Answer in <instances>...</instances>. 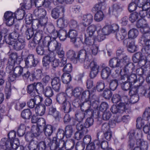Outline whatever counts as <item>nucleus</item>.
Segmentation results:
<instances>
[{
	"mask_svg": "<svg viewBox=\"0 0 150 150\" xmlns=\"http://www.w3.org/2000/svg\"><path fill=\"white\" fill-rule=\"evenodd\" d=\"M84 48L85 49L81 50L78 53L77 56V63L84 62V67L85 69L90 68V77L93 78L98 74L99 67L96 62L92 60L93 57L89 50H90V48L89 47Z\"/></svg>",
	"mask_w": 150,
	"mask_h": 150,
	"instance_id": "nucleus-1",
	"label": "nucleus"
},
{
	"mask_svg": "<svg viewBox=\"0 0 150 150\" xmlns=\"http://www.w3.org/2000/svg\"><path fill=\"white\" fill-rule=\"evenodd\" d=\"M136 25L140 28V31L142 34L139 39V43L143 44L145 41L150 40V28L146 20L143 18L139 19L137 22Z\"/></svg>",
	"mask_w": 150,
	"mask_h": 150,
	"instance_id": "nucleus-2",
	"label": "nucleus"
},
{
	"mask_svg": "<svg viewBox=\"0 0 150 150\" xmlns=\"http://www.w3.org/2000/svg\"><path fill=\"white\" fill-rule=\"evenodd\" d=\"M24 9H18L14 14L12 12L7 11L4 15V18L6 22V24L9 26H11L13 24L15 18L18 20L23 19L25 14Z\"/></svg>",
	"mask_w": 150,
	"mask_h": 150,
	"instance_id": "nucleus-3",
	"label": "nucleus"
},
{
	"mask_svg": "<svg viewBox=\"0 0 150 150\" xmlns=\"http://www.w3.org/2000/svg\"><path fill=\"white\" fill-rule=\"evenodd\" d=\"M44 86L41 82H34L28 85L26 91L29 98L34 97L36 94H40L43 92Z\"/></svg>",
	"mask_w": 150,
	"mask_h": 150,
	"instance_id": "nucleus-4",
	"label": "nucleus"
},
{
	"mask_svg": "<svg viewBox=\"0 0 150 150\" xmlns=\"http://www.w3.org/2000/svg\"><path fill=\"white\" fill-rule=\"evenodd\" d=\"M20 56H18V54L16 52H12L9 55V59L6 64L7 65L6 69H12L13 68V66L15 63H20L21 61Z\"/></svg>",
	"mask_w": 150,
	"mask_h": 150,
	"instance_id": "nucleus-5",
	"label": "nucleus"
},
{
	"mask_svg": "<svg viewBox=\"0 0 150 150\" xmlns=\"http://www.w3.org/2000/svg\"><path fill=\"white\" fill-rule=\"evenodd\" d=\"M95 95L93 93H91L88 90H86L83 91L81 94V99L82 100H84V102L79 104L81 109L82 111H84L82 107L83 106V104L85 103H87L88 104H91L92 100V96Z\"/></svg>",
	"mask_w": 150,
	"mask_h": 150,
	"instance_id": "nucleus-6",
	"label": "nucleus"
},
{
	"mask_svg": "<svg viewBox=\"0 0 150 150\" xmlns=\"http://www.w3.org/2000/svg\"><path fill=\"white\" fill-rule=\"evenodd\" d=\"M25 62V67L26 68H31L32 67H35L39 62V60L37 58H35L33 54H29L24 59Z\"/></svg>",
	"mask_w": 150,
	"mask_h": 150,
	"instance_id": "nucleus-7",
	"label": "nucleus"
},
{
	"mask_svg": "<svg viewBox=\"0 0 150 150\" xmlns=\"http://www.w3.org/2000/svg\"><path fill=\"white\" fill-rule=\"evenodd\" d=\"M18 30H15L13 32L6 35L4 37V40L6 43L12 45L13 41L18 39L19 37Z\"/></svg>",
	"mask_w": 150,
	"mask_h": 150,
	"instance_id": "nucleus-8",
	"label": "nucleus"
},
{
	"mask_svg": "<svg viewBox=\"0 0 150 150\" xmlns=\"http://www.w3.org/2000/svg\"><path fill=\"white\" fill-rule=\"evenodd\" d=\"M144 42L143 44L140 43L139 44L143 46L142 49V51L143 53L147 54L146 56L145 60L148 63L150 64V40L145 41Z\"/></svg>",
	"mask_w": 150,
	"mask_h": 150,
	"instance_id": "nucleus-9",
	"label": "nucleus"
},
{
	"mask_svg": "<svg viewBox=\"0 0 150 150\" xmlns=\"http://www.w3.org/2000/svg\"><path fill=\"white\" fill-rule=\"evenodd\" d=\"M14 142V141L13 140L9 139L6 138H3L1 139L0 142V147L3 149H4V147H9L13 149V147L16 146V148L17 143Z\"/></svg>",
	"mask_w": 150,
	"mask_h": 150,
	"instance_id": "nucleus-10",
	"label": "nucleus"
},
{
	"mask_svg": "<svg viewBox=\"0 0 150 150\" xmlns=\"http://www.w3.org/2000/svg\"><path fill=\"white\" fill-rule=\"evenodd\" d=\"M127 79V81H129L130 83L134 84L137 83L139 86H142L144 81V78L143 76H140L137 79V75L134 74L130 75Z\"/></svg>",
	"mask_w": 150,
	"mask_h": 150,
	"instance_id": "nucleus-11",
	"label": "nucleus"
},
{
	"mask_svg": "<svg viewBox=\"0 0 150 150\" xmlns=\"http://www.w3.org/2000/svg\"><path fill=\"white\" fill-rule=\"evenodd\" d=\"M124 105V104L123 103H119L117 105H113L111 108L110 110L113 114H116L118 112L122 113L124 112L129 113V112L127 111V109L126 108V106Z\"/></svg>",
	"mask_w": 150,
	"mask_h": 150,
	"instance_id": "nucleus-12",
	"label": "nucleus"
},
{
	"mask_svg": "<svg viewBox=\"0 0 150 150\" xmlns=\"http://www.w3.org/2000/svg\"><path fill=\"white\" fill-rule=\"evenodd\" d=\"M14 50L16 51H19L23 49L25 45V42L24 39L22 38H18L13 42L12 45Z\"/></svg>",
	"mask_w": 150,
	"mask_h": 150,
	"instance_id": "nucleus-13",
	"label": "nucleus"
},
{
	"mask_svg": "<svg viewBox=\"0 0 150 150\" xmlns=\"http://www.w3.org/2000/svg\"><path fill=\"white\" fill-rule=\"evenodd\" d=\"M42 34L39 32H36L34 35L33 40L30 41L28 45L30 49L34 48L38 43H39L40 41L42 38Z\"/></svg>",
	"mask_w": 150,
	"mask_h": 150,
	"instance_id": "nucleus-14",
	"label": "nucleus"
},
{
	"mask_svg": "<svg viewBox=\"0 0 150 150\" xmlns=\"http://www.w3.org/2000/svg\"><path fill=\"white\" fill-rule=\"evenodd\" d=\"M48 114L53 116L56 121H59L62 118L60 112L57 110L55 107L52 106L50 107Z\"/></svg>",
	"mask_w": 150,
	"mask_h": 150,
	"instance_id": "nucleus-15",
	"label": "nucleus"
},
{
	"mask_svg": "<svg viewBox=\"0 0 150 150\" xmlns=\"http://www.w3.org/2000/svg\"><path fill=\"white\" fill-rule=\"evenodd\" d=\"M83 106L82 108H85L86 109L84 111H82L81 110V111H83L84 114V117H93V110L92 108H91V104H88L87 103H85L83 104Z\"/></svg>",
	"mask_w": 150,
	"mask_h": 150,
	"instance_id": "nucleus-16",
	"label": "nucleus"
},
{
	"mask_svg": "<svg viewBox=\"0 0 150 150\" xmlns=\"http://www.w3.org/2000/svg\"><path fill=\"white\" fill-rule=\"evenodd\" d=\"M58 38L60 41H63L68 38L67 32L65 29H60L57 30L56 35L54 37V38L57 39Z\"/></svg>",
	"mask_w": 150,
	"mask_h": 150,
	"instance_id": "nucleus-17",
	"label": "nucleus"
},
{
	"mask_svg": "<svg viewBox=\"0 0 150 150\" xmlns=\"http://www.w3.org/2000/svg\"><path fill=\"white\" fill-rule=\"evenodd\" d=\"M56 142L58 148L63 149L64 148L67 150H70L72 149L74 145V141L73 140L71 141L70 142L72 144V145L70 147H68L66 145V142H65L63 139H57V137Z\"/></svg>",
	"mask_w": 150,
	"mask_h": 150,
	"instance_id": "nucleus-18",
	"label": "nucleus"
},
{
	"mask_svg": "<svg viewBox=\"0 0 150 150\" xmlns=\"http://www.w3.org/2000/svg\"><path fill=\"white\" fill-rule=\"evenodd\" d=\"M42 129L37 126H33L31 128V132L34 135L35 139H41L43 138L42 133Z\"/></svg>",
	"mask_w": 150,
	"mask_h": 150,
	"instance_id": "nucleus-19",
	"label": "nucleus"
},
{
	"mask_svg": "<svg viewBox=\"0 0 150 150\" xmlns=\"http://www.w3.org/2000/svg\"><path fill=\"white\" fill-rule=\"evenodd\" d=\"M43 28L44 31L49 33L52 38L54 37L57 30L53 24L50 23H48Z\"/></svg>",
	"mask_w": 150,
	"mask_h": 150,
	"instance_id": "nucleus-20",
	"label": "nucleus"
},
{
	"mask_svg": "<svg viewBox=\"0 0 150 150\" xmlns=\"http://www.w3.org/2000/svg\"><path fill=\"white\" fill-rule=\"evenodd\" d=\"M101 29V25L98 24L96 25H91L88 26L87 30L86 32L89 36L92 37L96 30H100Z\"/></svg>",
	"mask_w": 150,
	"mask_h": 150,
	"instance_id": "nucleus-21",
	"label": "nucleus"
},
{
	"mask_svg": "<svg viewBox=\"0 0 150 150\" xmlns=\"http://www.w3.org/2000/svg\"><path fill=\"white\" fill-rule=\"evenodd\" d=\"M46 140L48 147H49L51 150H57L58 147L56 142V137H54L52 139L50 137L46 138Z\"/></svg>",
	"mask_w": 150,
	"mask_h": 150,
	"instance_id": "nucleus-22",
	"label": "nucleus"
},
{
	"mask_svg": "<svg viewBox=\"0 0 150 150\" xmlns=\"http://www.w3.org/2000/svg\"><path fill=\"white\" fill-rule=\"evenodd\" d=\"M65 11V9L62 6L55 8L52 11V16L53 18L56 19L59 16L60 13H64Z\"/></svg>",
	"mask_w": 150,
	"mask_h": 150,
	"instance_id": "nucleus-23",
	"label": "nucleus"
},
{
	"mask_svg": "<svg viewBox=\"0 0 150 150\" xmlns=\"http://www.w3.org/2000/svg\"><path fill=\"white\" fill-rule=\"evenodd\" d=\"M77 30H78L69 29L67 33L68 38L70 39L71 42L73 43H75L76 41L78 35Z\"/></svg>",
	"mask_w": 150,
	"mask_h": 150,
	"instance_id": "nucleus-24",
	"label": "nucleus"
},
{
	"mask_svg": "<svg viewBox=\"0 0 150 150\" xmlns=\"http://www.w3.org/2000/svg\"><path fill=\"white\" fill-rule=\"evenodd\" d=\"M93 16L91 14L84 15L82 17V23L85 27L87 26L92 22Z\"/></svg>",
	"mask_w": 150,
	"mask_h": 150,
	"instance_id": "nucleus-25",
	"label": "nucleus"
},
{
	"mask_svg": "<svg viewBox=\"0 0 150 150\" xmlns=\"http://www.w3.org/2000/svg\"><path fill=\"white\" fill-rule=\"evenodd\" d=\"M38 8L34 11V15L37 18H40L46 16L47 12L41 6H36Z\"/></svg>",
	"mask_w": 150,
	"mask_h": 150,
	"instance_id": "nucleus-26",
	"label": "nucleus"
},
{
	"mask_svg": "<svg viewBox=\"0 0 150 150\" xmlns=\"http://www.w3.org/2000/svg\"><path fill=\"white\" fill-rule=\"evenodd\" d=\"M53 89L56 91H59L61 86V81L58 77H55L53 78L51 82Z\"/></svg>",
	"mask_w": 150,
	"mask_h": 150,
	"instance_id": "nucleus-27",
	"label": "nucleus"
},
{
	"mask_svg": "<svg viewBox=\"0 0 150 150\" xmlns=\"http://www.w3.org/2000/svg\"><path fill=\"white\" fill-rule=\"evenodd\" d=\"M101 141L99 139H95L93 142L87 145L86 150H95L96 147L98 149L100 148Z\"/></svg>",
	"mask_w": 150,
	"mask_h": 150,
	"instance_id": "nucleus-28",
	"label": "nucleus"
},
{
	"mask_svg": "<svg viewBox=\"0 0 150 150\" xmlns=\"http://www.w3.org/2000/svg\"><path fill=\"white\" fill-rule=\"evenodd\" d=\"M46 107L44 104L36 105L35 108V111L37 115L42 116L45 112Z\"/></svg>",
	"mask_w": 150,
	"mask_h": 150,
	"instance_id": "nucleus-29",
	"label": "nucleus"
},
{
	"mask_svg": "<svg viewBox=\"0 0 150 150\" xmlns=\"http://www.w3.org/2000/svg\"><path fill=\"white\" fill-rule=\"evenodd\" d=\"M127 35L126 30L123 28H121L120 31L116 33L115 37L118 41H121L124 40Z\"/></svg>",
	"mask_w": 150,
	"mask_h": 150,
	"instance_id": "nucleus-30",
	"label": "nucleus"
},
{
	"mask_svg": "<svg viewBox=\"0 0 150 150\" xmlns=\"http://www.w3.org/2000/svg\"><path fill=\"white\" fill-rule=\"evenodd\" d=\"M68 24V20L64 17L60 18L57 21V26L60 29H63Z\"/></svg>",
	"mask_w": 150,
	"mask_h": 150,
	"instance_id": "nucleus-31",
	"label": "nucleus"
},
{
	"mask_svg": "<svg viewBox=\"0 0 150 150\" xmlns=\"http://www.w3.org/2000/svg\"><path fill=\"white\" fill-rule=\"evenodd\" d=\"M37 21L36 25L38 28L40 27H43L44 28L48 23H50L48 22V18L46 16L39 18Z\"/></svg>",
	"mask_w": 150,
	"mask_h": 150,
	"instance_id": "nucleus-32",
	"label": "nucleus"
},
{
	"mask_svg": "<svg viewBox=\"0 0 150 150\" xmlns=\"http://www.w3.org/2000/svg\"><path fill=\"white\" fill-rule=\"evenodd\" d=\"M42 129L46 136L50 137L55 130V128L52 125L48 124L43 127Z\"/></svg>",
	"mask_w": 150,
	"mask_h": 150,
	"instance_id": "nucleus-33",
	"label": "nucleus"
},
{
	"mask_svg": "<svg viewBox=\"0 0 150 150\" xmlns=\"http://www.w3.org/2000/svg\"><path fill=\"white\" fill-rule=\"evenodd\" d=\"M68 95L67 94L64 92H61L57 96V101L59 104H61L67 101Z\"/></svg>",
	"mask_w": 150,
	"mask_h": 150,
	"instance_id": "nucleus-34",
	"label": "nucleus"
},
{
	"mask_svg": "<svg viewBox=\"0 0 150 150\" xmlns=\"http://www.w3.org/2000/svg\"><path fill=\"white\" fill-rule=\"evenodd\" d=\"M52 39V42L51 44L50 47H49V50L51 49L53 50L56 51L61 48V44L59 42L56 40V39L54 38L53 37Z\"/></svg>",
	"mask_w": 150,
	"mask_h": 150,
	"instance_id": "nucleus-35",
	"label": "nucleus"
},
{
	"mask_svg": "<svg viewBox=\"0 0 150 150\" xmlns=\"http://www.w3.org/2000/svg\"><path fill=\"white\" fill-rule=\"evenodd\" d=\"M148 0H139L138 6L141 8L142 10L148 11L150 8V4H149Z\"/></svg>",
	"mask_w": 150,
	"mask_h": 150,
	"instance_id": "nucleus-36",
	"label": "nucleus"
},
{
	"mask_svg": "<svg viewBox=\"0 0 150 150\" xmlns=\"http://www.w3.org/2000/svg\"><path fill=\"white\" fill-rule=\"evenodd\" d=\"M111 71L110 68L106 67L103 68L101 71V75L103 80L107 79L109 76Z\"/></svg>",
	"mask_w": 150,
	"mask_h": 150,
	"instance_id": "nucleus-37",
	"label": "nucleus"
},
{
	"mask_svg": "<svg viewBox=\"0 0 150 150\" xmlns=\"http://www.w3.org/2000/svg\"><path fill=\"white\" fill-rule=\"evenodd\" d=\"M66 56L68 59L71 61H74L75 63H77V57L75 52L73 50H69L67 52Z\"/></svg>",
	"mask_w": 150,
	"mask_h": 150,
	"instance_id": "nucleus-38",
	"label": "nucleus"
},
{
	"mask_svg": "<svg viewBox=\"0 0 150 150\" xmlns=\"http://www.w3.org/2000/svg\"><path fill=\"white\" fill-rule=\"evenodd\" d=\"M109 65L110 67L112 68L119 67L120 65L119 59L116 58L110 59L109 61Z\"/></svg>",
	"mask_w": 150,
	"mask_h": 150,
	"instance_id": "nucleus-39",
	"label": "nucleus"
},
{
	"mask_svg": "<svg viewBox=\"0 0 150 150\" xmlns=\"http://www.w3.org/2000/svg\"><path fill=\"white\" fill-rule=\"evenodd\" d=\"M61 109L65 113H69L71 111V105L69 101L61 104Z\"/></svg>",
	"mask_w": 150,
	"mask_h": 150,
	"instance_id": "nucleus-40",
	"label": "nucleus"
},
{
	"mask_svg": "<svg viewBox=\"0 0 150 150\" xmlns=\"http://www.w3.org/2000/svg\"><path fill=\"white\" fill-rule=\"evenodd\" d=\"M68 23L70 29H79V24L76 20L73 19H71L68 21Z\"/></svg>",
	"mask_w": 150,
	"mask_h": 150,
	"instance_id": "nucleus-41",
	"label": "nucleus"
},
{
	"mask_svg": "<svg viewBox=\"0 0 150 150\" xmlns=\"http://www.w3.org/2000/svg\"><path fill=\"white\" fill-rule=\"evenodd\" d=\"M24 0L23 3L21 6V8L29 10L32 7V5H35L34 4V0Z\"/></svg>",
	"mask_w": 150,
	"mask_h": 150,
	"instance_id": "nucleus-42",
	"label": "nucleus"
},
{
	"mask_svg": "<svg viewBox=\"0 0 150 150\" xmlns=\"http://www.w3.org/2000/svg\"><path fill=\"white\" fill-rule=\"evenodd\" d=\"M34 4L35 6L38 7L41 6L43 5L46 7H49L50 4V2L49 1H41V0H34Z\"/></svg>",
	"mask_w": 150,
	"mask_h": 150,
	"instance_id": "nucleus-43",
	"label": "nucleus"
},
{
	"mask_svg": "<svg viewBox=\"0 0 150 150\" xmlns=\"http://www.w3.org/2000/svg\"><path fill=\"white\" fill-rule=\"evenodd\" d=\"M32 115V112L29 109H24L21 112V117L25 119L29 120Z\"/></svg>",
	"mask_w": 150,
	"mask_h": 150,
	"instance_id": "nucleus-44",
	"label": "nucleus"
},
{
	"mask_svg": "<svg viewBox=\"0 0 150 150\" xmlns=\"http://www.w3.org/2000/svg\"><path fill=\"white\" fill-rule=\"evenodd\" d=\"M142 85L139 86V85H137V86H134L130 89V90L129 92V95L131 96L138 95V92L140 88H142Z\"/></svg>",
	"mask_w": 150,
	"mask_h": 150,
	"instance_id": "nucleus-45",
	"label": "nucleus"
},
{
	"mask_svg": "<svg viewBox=\"0 0 150 150\" xmlns=\"http://www.w3.org/2000/svg\"><path fill=\"white\" fill-rule=\"evenodd\" d=\"M137 46L135 44L134 41H132L129 42L127 47V50L130 52L133 53L137 50Z\"/></svg>",
	"mask_w": 150,
	"mask_h": 150,
	"instance_id": "nucleus-46",
	"label": "nucleus"
},
{
	"mask_svg": "<svg viewBox=\"0 0 150 150\" xmlns=\"http://www.w3.org/2000/svg\"><path fill=\"white\" fill-rule=\"evenodd\" d=\"M139 2V0H132V2L129 5L128 9L129 12H131L136 10Z\"/></svg>",
	"mask_w": 150,
	"mask_h": 150,
	"instance_id": "nucleus-47",
	"label": "nucleus"
},
{
	"mask_svg": "<svg viewBox=\"0 0 150 150\" xmlns=\"http://www.w3.org/2000/svg\"><path fill=\"white\" fill-rule=\"evenodd\" d=\"M139 34V32L137 29L133 28L130 30L128 32V38L131 39L136 38Z\"/></svg>",
	"mask_w": 150,
	"mask_h": 150,
	"instance_id": "nucleus-48",
	"label": "nucleus"
},
{
	"mask_svg": "<svg viewBox=\"0 0 150 150\" xmlns=\"http://www.w3.org/2000/svg\"><path fill=\"white\" fill-rule=\"evenodd\" d=\"M61 79L63 83L68 84L71 81L72 77L69 73H64L62 76Z\"/></svg>",
	"mask_w": 150,
	"mask_h": 150,
	"instance_id": "nucleus-49",
	"label": "nucleus"
},
{
	"mask_svg": "<svg viewBox=\"0 0 150 150\" xmlns=\"http://www.w3.org/2000/svg\"><path fill=\"white\" fill-rule=\"evenodd\" d=\"M83 89L80 87H77L75 88L71 93V96H73L76 98H79L81 96Z\"/></svg>",
	"mask_w": 150,
	"mask_h": 150,
	"instance_id": "nucleus-50",
	"label": "nucleus"
},
{
	"mask_svg": "<svg viewBox=\"0 0 150 150\" xmlns=\"http://www.w3.org/2000/svg\"><path fill=\"white\" fill-rule=\"evenodd\" d=\"M14 65L13 69H9L10 71H13V73L18 77L22 75L23 68L20 66H16L15 68H14Z\"/></svg>",
	"mask_w": 150,
	"mask_h": 150,
	"instance_id": "nucleus-51",
	"label": "nucleus"
},
{
	"mask_svg": "<svg viewBox=\"0 0 150 150\" xmlns=\"http://www.w3.org/2000/svg\"><path fill=\"white\" fill-rule=\"evenodd\" d=\"M65 134L66 137L69 138L71 136L73 132V128L71 125L67 126L65 128Z\"/></svg>",
	"mask_w": 150,
	"mask_h": 150,
	"instance_id": "nucleus-52",
	"label": "nucleus"
},
{
	"mask_svg": "<svg viewBox=\"0 0 150 150\" xmlns=\"http://www.w3.org/2000/svg\"><path fill=\"white\" fill-rule=\"evenodd\" d=\"M122 101H124V102H121L120 103H123L124 104V106H126V108L127 109V111L129 112V113L131 112L130 111V107L129 106V103L130 101H129V100L128 98V96H124L121 97V100Z\"/></svg>",
	"mask_w": 150,
	"mask_h": 150,
	"instance_id": "nucleus-53",
	"label": "nucleus"
},
{
	"mask_svg": "<svg viewBox=\"0 0 150 150\" xmlns=\"http://www.w3.org/2000/svg\"><path fill=\"white\" fill-rule=\"evenodd\" d=\"M5 91L6 98L8 99L11 96V83L10 82H8L6 83Z\"/></svg>",
	"mask_w": 150,
	"mask_h": 150,
	"instance_id": "nucleus-54",
	"label": "nucleus"
},
{
	"mask_svg": "<svg viewBox=\"0 0 150 150\" xmlns=\"http://www.w3.org/2000/svg\"><path fill=\"white\" fill-rule=\"evenodd\" d=\"M104 17V14L102 11H98L95 14L94 19L98 22H99L103 20Z\"/></svg>",
	"mask_w": 150,
	"mask_h": 150,
	"instance_id": "nucleus-55",
	"label": "nucleus"
},
{
	"mask_svg": "<svg viewBox=\"0 0 150 150\" xmlns=\"http://www.w3.org/2000/svg\"><path fill=\"white\" fill-rule=\"evenodd\" d=\"M26 130L25 126L24 124H21L17 130V134L19 137L23 136L25 133Z\"/></svg>",
	"mask_w": 150,
	"mask_h": 150,
	"instance_id": "nucleus-56",
	"label": "nucleus"
},
{
	"mask_svg": "<svg viewBox=\"0 0 150 150\" xmlns=\"http://www.w3.org/2000/svg\"><path fill=\"white\" fill-rule=\"evenodd\" d=\"M44 94L45 96L50 97L54 95V93L52 88L50 86H47L45 89H43Z\"/></svg>",
	"mask_w": 150,
	"mask_h": 150,
	"instance_id": "nucleus-57",
	"label": "nucleus"
},
{
	"mask_svg": "<svg viewBox=\"0 0 150 150\" xmlns=\"http://www.w3.org/2000/svg\"><path fill=\"white\" fill-rule=\"evenodd\" d=\"M85 117L83 111H76L75 114V118L76 120L79 122H81Z\"/></svg>",
	"mask_w": 150,
	"mask_h": 150,
	"instance_id": "nucleus-58",
	"label": "nucleus"
},
{
	"mask_svg": "<svg viewBox=\"0 0 150 150\" xmlns=\"http://www.w3.org/2000/svg\"><path fill=\"white\" fill-rule=\"evenodd\" d=\"M120 6L119 4H115L109 9L108 13L110 14H115L114 12L120 8Z\"/></svg>",
	"mask_w": 150,
	"mask_h": 150,
	"instance_id": "nucleus-59",
	"label": "nucleus"
},
{
	"mask_svg": "<svg viewBox=\"0 0 150 150\" xmlns=\"http://www.w3.org/2000/svg\"><path fill=\"white\" fill-rule=\"evenodd\" d=\"M143 58L142 54L141 52L135 53L132 56V60L135 63H138Z\"/></svg>",
	"mask_w": 150,
	"mask_h": 150,
	"instance_id": "nucleus-60",
	"label": "nucleus"
},
{
	"mask_svg": "<svg viewBox=\"0 0 150 150\" xmlns=\"http://www.w3.org/2000/svg\"><path fill=\"white\" fill-rule=\"evenodd\" d=\"M10 106L8 105L7 107L9 108V110L11 109L12 106H13L15 109L17 110H21V107L20 102L18 100H15L11 102L10 105Z\"/></svg>",
	"mask_w": 150,
	"mask_h": 150,
	"instance_id": "nucleus-61",
	"label": "nucleus"
},
{
	"mask_svg": "<svg viewBox=\"0 0 150 150\" xmlns=\"http://www.w3.org/2000/svg\"><path fill=\"white\" fill-rule=\"evenodd\" d=\"M52 40V37L49 36H47L45 37L42 41V43L44 46L48 47V48L50 47L51 44Z\"/></svg>",
	"mask_w": 150,
	"mask_h": 150,
	"instance_id": "nucleus-62",
	"label": "nucleus"
},
{
	"mask_svg": "<svg viewBox=\"0 0 150 150\" xmlns=\"http://www.w3.org/2000/svg\"><path fill=\"white\" fill-rule=\"evenodd\" d=\"M28 146L29 150H36L38 148V142L35 140L31 141Z\"/></svg>",
	"mask_w": 150,
	"mask_h": 150,
	"instance_id": "nucleus-63",
	"label": "nucleus"
},
{
	"mask_svg": "<svg viewBox=\"0 0 150 150\" xmlns=\"http://www.w3.org/2000/svg\"><path fill=\"white\" fill-rule=\"evenodd\" d=\"M118 80L115 79L110 80L109 88L111 90L114 91L115 90L118 86Z\"/></svg>",
	"mask_w": 150,
	"mask_h": 150,
	"instance_id": "nucleus-64",
	"label": "nucleus"
}]
</instances>
